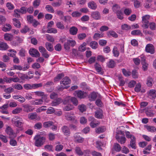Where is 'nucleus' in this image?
<instances>
[{
    "instance_id": "39448f33",
    "label": "nucleus",
    "mask_w": 156,
    "mask_h": 156,
    "mask_svg": "<svg viewBox=\"0 0 156 156\" xmlns=\"http://www.w3.org/2000/svg\"><path fill=\"white\" fill-rule=\"evenodd\" d=\"M99 95L100 94L95 91H93L91 92L88 96L89 100L90 101H95L96 99L97 98L99 97Z\"/></svg>"
},
{
    "instance_id": "9d476101",
    "label": "nucleus",
    "mask_w": 156,
    "mask_h": 156,
    "mask_svg": "<svg viewBox=\"0 0 156 156\" xmlns=\"http://www.w3.org/2000/svg\"><path fill=\"white\" fill-rule=\"evenodd\" d=\"M30 55L32 56L37 57L40 55L38 51L34 48H31L29 51Z\"/></svg>"
},
{
    "instance_id": "473e14b6",
    "label": "nucleus",
    "mask_w": 156,
    "mask_h": 156,
    "mask_svg": "<svg viewBox=\"0 0 156 156\" xmlns=\"http://www.w3.org/2000/svg\"><path fill=\"white\" fill-rule=\"evenodd\" d=\"M130 145L133 149H136V138L134 137L133 138H131L130 142Z\"/></svg>"
},
{
    "instance_id": "8fccbe9b",
    "label": "nucleus",
    "mask_w": 156,
    "mask_h": 156,
    "mask_svg": "<svg viewBox=\"0 0 156 156\" xmlns=\"http://www.w3.org/2000/svg\"><path fill=\"white\" fill-rule=\"evenodd\" d=\"M116 14L117 18L120 20H122L123 18V14L121 10L116 12Z\"/></svg>"
},
{
    "instance_id": "052dcab7",
    "label": "nucleus",
    "mask_w": 156,
    "mask_h": 156,
    "mask_svg": "<svg viewBox=\"0 0 156 156\" xmlns=\"http://www.w3.org/2000/svg\"><path fill=\"white\" fill-rule=\"evenodd\" d=\"M47 32L49 33H54L56 34L57 33V30L55 28H48L47 31Z\"/></svg>"
},
{
    "instance_id": "20e7f679",
    "label": "nucleus",
    "mask_w": 156,
    "mask_h": 156,
    "mask_svg": "<svg viewBox=\"0 0 156 156\" xmlns=\"http://www.w3.org/2000/svg\"><path fill=\"white\" fill-rule=\"evenodd\" d=\"M150 16L149 15H146L142 17V21L143 24L142 26L145 29L148 28L149 20L150 18Z\"/></svg>"
},
{
    "instance_id": "58836bf2",
    "label": "nucleus",
    "mask_w": 156,
    "mask_h": 156,
    "mask_svg": "<svg viewBox=\"0 0 156 156\" xmlns=\"http://www.w3.org/2000/svg\"><path fill=\"white\" fill-rule=\"evenodd\" d=\"M70 33L72 35L76 34L77 31V29L74 27H71L69 30Z\"/></svg>"
},
{
    "instance_id": "bb28decb",
    "label": "nucleus",
    "mask_w": 156,
    "mask_h": 156,
    "mask_svg": "<svg viewBox=\"0 0 156 156\" xmlns=\"http://www.w3.org/2000/svg\"><path fill=\"white\" fill-rule=\"evenodd\" d=\"M106 130V128L104 126L100 127L97 128L95 130V132L97 133L100 134L102 133Z\"/></svg>"
},
{
    "instance_id": "ddd939ff",
    "label": "nucleus",
    "mask_w": 156,
    "mask_h": 156,
    "mask_svg": "<svg viewBox=\"0 0 156 156\" xmlns=\"http://www.w3.org/2000/svg\"><path fill=\"white\" fill-rule=\"evenodd\" d=\"M43 99H37L31 101V104L34 105H42L43 102Z\"/></svg>"
},
{
    "instance_id": "79ce46f5",
    "label": "nucleus",
    "mask_w": 156,
    "mask_h": 156,
    "mask_svg": "<svg viewBox=\"0 0 156 156\" xmlns=\"http://www.w3.org/2000/svg\"><path fill=\"white\" fill-rule=\"evenodd\" d=\"M114 149L116 152H119L121 151V147L119 144L116 143L114 145Z\"/></svg>"
},
{
    "instance_id": "e2e57ef3",
    "label": "nucleus",
    "mask_w": 156,
    "mask_h": 156,
    "mask_svg": "<svg viewBox=\"0 0 156 156\" xmlns=\"http://www.w3.org/2000/svg\"><path fill=\"white\" fill-rule=\"evenodd\" d=\"M73 108L74 107L72 105L70 104H68L64 107V109L65 111H68L73 109Z\"/></svg>"
},
{
    "instance_id": "37998d69",
    "label": "nucleus",
    "mask_w": 156,
    "mask_h": 156,
    "mask_svg": "<svg viewBox=\"0 0 156 156\" xmlns=\"http://www.w3.org/2000/svg\"><path fill=\"white\" fill-rule=\"evenodd\" d=\"M141 88V84L140 83H139L136 84L134 88V90L136 92H139L140 91Z\"/></svg>"
},
{
    "instance_id": "5701e85b",
    "label": "nucleus",
    "mask_w": 156,
    "mask_h": 156,
    "mask_svg": "<svg viewBox=\"0 0 156 156\" xmlns=\"http://www.w3.org/2000/svg\"><path fill=\"white\" fill-rule=\"evenodd\" d=\"M62 101L60 98H58L53 101L51 103V105L53 106H56L61 103Z\"/></svg>"
},
{
    "instance_id": "c9c22d12",
    "label": "nucleus",
    "mask_w": 156,
    "mask_h": 156,
    "mask_svg": "<svg viewBox=\"0 0 156 156\" xmlns=\"http://www.w3.org/2000/svg\"><path fill=\"white\" fill-rule=\"evenodd\" d=\"M147 81L146 84L147 86L150 87L152 85L153 79L151 77H148L147 79Z\"/></svg>"
},
{
    "instance_id": "aec40b11",
    "label": "nucleus",
    "mask_w": 156,
    "mask_h": 156,
    "mask_svg": "<svg viewBox=\"0 0 156 156\" xmlns=\"http://www.w3.org/2000/svg\"><path fill=\"white\" fill-rule=\"evenodd\" d=\"M107 34L108 37H110L111 36L115 38H117L118 37V35L113 30H110L107 33Z\"/></svg>"
},
{
    "instance_id": "4468645a",
    "label": "nucleus",
    "mask_w": 156,
    "mask_h": 156,
    "mask_svg": "<svg viewBox=\"0 0 156 156\" xmlns=\"http://www.w3.org/2000/svg\"><path fill=\"white\" fill-rule=\"evenodd\" d=\"M91 16L92 18L97 20H99L101 18V14L98 11L93 12L91 13Z\"/></svg>"
},
{
    "instance_id": "b1692460",
    "label": "nucleus",
    "mask_w": 156,
    "mask_h": 156,
    "mask_svg": "<svg viewBox=\"0 0 156 156\" xmlns=\"http://www.w3.org/2000/svg\"><path fill=\"white\" fill-rule=\"evenodd\" d=\"M89 8L92 9H95L97 7L96 4L94 1L90 2L88 3Z\"/></svg>"
},
{
    "instance_id": "f03ea898",
    "label": "nucleus",
    "mask_w": 156,
    "mask_h": 156,
    "mask_svg": "<svg viewBox=\"0 0 156 156\" xmlns=\"http://www.w3.org/2000/svg\"><path fill=\"white\" fill-rule=\"evenodd\" d=\"M71 80L67 77H65L60 82V86L58 87V89L59 90H62L64 88H67V85L70 84Z\"/></svg>"
},
{
    "instance_id": "423d86ee",
    "label": "nucleus",
    "mask_w": 156,
    "mask_h": 156,
    "mask_svg": "<svg viewBox=\"0 0 156 156\" xmlns=\"http://www.w3.org/2000/svg\"><path fill=\"white\" fill-rule=\"evenodd\" d=\"M146 51L147 53L151 54H154L155 52V48L153 44H147L145 47Z\"/></svg>"
},
{
    "instance_id": "13d9d810",
    "label": "nucleus",
    "mask_w": 156,
    "mask_h": 156,
    "mask_svg": "<svg viewBox=\"0 0 156 156\" xmlns=\"http://www.w3.org/2000/svg\"><path fill=\"white\" fill-rule=\"evenodd\" d=\"M20 13L19 11V9H15L14 11V13L13 16L16 18H20V15L19 14Z\"/></svg>"
},
{
    "instance_id": "774afa93",
    "label": "nucleus",
    "mask_w": 156,
    "mask_h": 156,
    "mask_svg": "<svg viewBox=\"0 0 156 156\" xmlns=\"http://www.w3.org/2000/svg\"><path fill=\"white\" fill-rule=\"evenodd\" d=\"M56 26L57 27L61 30H63L65 28L64 25L60 22H57L56 24Z\"/></svg>"
},
{
    "instance_id": "2eb2a0df",
    "label": "nucleus",
    "mask_w": 156,
    "mask_h": 156,
    "mask_svg": "<svg viewBox=\"0 0 156 156\" xmlns=\"http://www.w3.org/2000/svg\"><path fill=\"white\" fill-rule=\"evenodd\" d=\"M102 97L101 95H99V97L96 100L95 104L98 107H102L103 105V103L101 101Z\"/></svg>"
},
{
    "instance_id": "dca6fc26",
    "label": "nucleus",
    "mask_w": 156,
    "mask_h": 156,
    "mask_svg": "<svg viewBox=\"0 0 156 156\" xmlns=\"http://www.w3.org/2000/svg\"><path fill=\"white\" fill-rule=\"evenodd\" d=\"M22 106L23 108V111L27 112H32L34 109L32 108L28 104L23 105Z\"/></svg>"
},
{
    "instance_id": "0eeeda50",
    "label": "nucleus",
    "mask_w": 156,
    "mask_h": 156,
    "mask_svg": "<svg viewBox=\"0 0 156 156\" xmlns=\"http://www.w3.org/2000/svg\"><path fill=\"white\" fill-rule=\"evenodd\" d=\"M16 119H19V120H17L16 121H14L12 120V122L13 123L15 126L18 127H22L23 126V122L22 119L18 117H16Z\"/></svg>"
},
{
    "instance_id": "6e6552de",
    "label": "nucleus",
    "mask_w": 156,
    "mask_h": 156,
    "mask_svg": "<svg viewBox=\"0 0 156 156\" xmlns=\"http://www.w3.org/2000/svg\"><path fill=\"white\" fill-rule=\"evenodd\" d=\"M91 120V121L90 123V126L91 127L94 128L100 124L99 122L97 121L92 116L90 117L89 120Z\"/></svg>"
},
{
    "instance_id": "f704fd0d",
    "label": "nucleus",
    "mask_w": 156,
    "mask_h": 156,
    "mask_svg": "<svg viewBox=\"0 0 156 156\" xmlns=\"http://www.w3.org/2000/svg\"><path fill=\"white\" fill-rule=\"evenodd\" d=\"M45 47L46 49L49 51H51L54 49L52 44L49 43H46L45 44Z\"/></svg>"
},
{
    "instance_id": "de8ad7c7",
    "label": "nucleus",
    "mask_w": 156,
    "mask_h": 156,
    "mask_svg": "<svg viewBox=\"0 0 156 156\" xmlns=\"http://www.w3.org/2000/svg\"><path fill=\"white\" fill-rule=\"evenodd\" d=\"M112 9L113 11L115 13L121 11L119 6L117 4H115L113 6Z\"/></svg>"
},
{
    "instance_id": "864d4df0",
    "label": "nucleus",
    "mask_w": 156,
    "mask_h": 156,
    "mask_svg": "<svg viewBox=\"0 0 156 156\" xmlns=\"http://www.w3.org/2000/svg\"><path fill=\"white\" fill-rule=\"evenodd\" d=\"M55 108L52 107H49L47 109L46 113L47 114H52L55 112Z\"/></svg>"
},
{
    "instance_id": "5fc2aeb1",
    "label": "nucleus",
    "mask_w": 156,
    "mask_h": 156,
    "mask_svg": "<svg viewBox=\"0 0 156 156\" xmlns=\"http://www.w3.org/2000/svg\"><path fill=\"white\" fill-rule=\"evenodd\" d=\"M122 29L123 30H128L131 29V27L126 24H124L121 26Z\"/></svg>"
},
{
    "instance_id": "7c9ffc66",
    "label": "nucleus",
    "mask_w": 156,
    "mask_h": 156,
    "mask_svg": "<svg viewBox=\"0 0 156 156\" xmlns=\"http://www.w3.org/2000/svg\"><path fill=\"white\" fill-rule=\"evenodd\" d=\"M60 143L59 142L56 143V144H58L56 145L55 147V150L57 151H60L63 148V145L62 144H59Z\"/></svg>"
},
{
    "instance_id": "a878e982",
    "label": "nucleus",
    "mask_w": 156,
    "mask_h": 156,
    "mask_svg": "<svg viewBox=\"0 0 156 156\" xmlns=\"http://www.w3.org/2000/svg\"><path fill=\"white\" fill-rule=\"evenodd\" d=\"M87 94V93L81 90H79V98H86Z\"/></svg>"
},
{
    "instance_id": "a19ab883",
    "label": "nucleus",
    "mask_w": 156,
    "mask_h": 156,
    "mask_svg": "<svg viewBox=\"0 0 156 156\" xmlns=\"http://www.w3.org/2000/svg\"><path fill=\"white\" fill-rule=\"evenodd\" d=\"M22 69V66L20 65H14L10 69V70H21Z\"/></svg>"
},
{
    "instance_id": "338daca9",
    "label": "nucleus",
    "mask_w": 156,
    "mask_h": 156,
    "mask_svg": "<svg viewBox=\"0 0 156 156\" xmlns=\"http://www.w3.org/2000/svg\"><path fill=\"white\" fill-rule=\"evenodd\" d=\"M6 6L8 9L10 10H13L14 8V5L10 2H8L6 3Z\"/></svg>"
},
{
    "instance_id": "69168bd1",
    "label": "nucleus",
    "mask_w": 156,
    "mask_h": 156,
    "mask_svg": "<svg viewBox=\"0 0 156 156\" xmlns=\"http://www.w3.org/2000/svg\"><path fill=\"white\" fill-rule=\"evenodd\" d=\"M136 82L135 81L131 80L128 84V87L129 88H133L136 85Z\"/></svg>"
},
{
    "instance_id": "c85d7f7f",
    "label": "nucleus",
    "mask_w": 156,
    "mask_h": 156,
    "mask_svg": "<svg viewBox=\"0 0 156 156\" xmlns=\"http://www.w3.org/2000/svg\"><path fill=\"white\" fill-rule=\"evenodd\" d=\"M19 76L22 80L30 79L32 78V76L28 77V75L20 73L19 75Z\"/></svg>"
},
{
    "instance_id": "72a5a7b5",
    "label": "nucleus",
    "mask_w": 156,
    "mask_h": 156,
    "mask_svg": "<svg viewBox=\"0 0 156 156\" xmlns=\"http://www.w3.org/2000/svg\"><path fill=\"white\" fill-rule=\"evenodd\" d=\"M22 111V108L17 107L12 111V113L14 114H18L20 113Z\"/></svg>"
},
{
    "instance_id": "4d7b16f0",
    "label": "nucleus",
    "mask_w": 156,
    "mask_h": 156,
    "mask_svg": "<svg viewBox=\"0 0 156 156\" xmlns=\"http://www.w3.org/2000/svg\"><path fill=\"white\" fill-rule=\"evenodd\" d=\"M19 11L20 13L22 14H24L27 12V8L24 6H23L20 8Z\"/></svg>"
},
{
    "instance_id": "f3484780",
    "label": "nucleus",
    "mask_w": 156,
    "mask_h": 156,
    "mask_svg": "<svg viewBox=\"0 0 156 156\" xmlns=\"http://www.w3.org/2000/svg\"><path fill=\"white\" fill-rule=\"evenodd\" d=\"M13 25L16 28H20L21 27V23L20 20L17 19L13 18L12 19Z\"/></svg>"
},
{
    "instance_id": "c756f323",
    "label": "nucleus",
    "mask_w": 156,
    "mask_h": 156,
    "mask_svg": "<svg viewBox=\"0 0 156 156\" xmlns=\"http://www.w3.org/2000/svg\"><path fill=\"white\" fill-rule=\"evenodd\" d=\"M145 128L149 132H154L156 131V128L153 126H146Z\"/></svg>"
},
{
    "instance_id": "ea45409f",
    "label": "nucleus",
    "mask_w": 156,
    "mask_h": 156,
    "mask_svg": "<svg viewBox=\"0 0 156 156\" xmlns=\"http://www.w3.org/2000/svg\"><path fill=\"white\" fill-rule=\"evenodd\" d=\"M8 51L9 52L8 53V55L9 56L13 57L15 56L16 52L15 50L13 49H10Z\"/></svg>"
},
{
    "instance_id": "2f4dec72",
    "label": "nucleus",
    "mask_w": 156,
    "mask_h": 156,
    "mask_svg": "<svg viewBox=\"0 0 156 156\" xmlns=\"http://www.w3.org/2000/svg\"><path fill=\"white\" fill-rule=\"evenodd\" d=\"M131 34L133 35H142V33L140 30H135L131 32Z\"/></svg>"
},
{
    "instance_id": "09e8293b",
    "label": "nucleus",
    "mask_w": 156,
    "mask_h": 156,
    "mask_svg": "<svg viewBox=\"0 0 156 156\" xmlns=\"http://www.w3.org/2000/svg\"><path fill=\"white\" fill-rule=\"evenodd\" d=\"M115 65V61L112 60H110L107 64L108 67L111 68H114Z\"/></svg>"
},
{
    "instance_id": "6ab92c4d",
    "label": "nucleus",
    "mask_w": 156,
    "mask_h": 156,
    "mask_svg": "<svg viewBox=\"0 0 156 156\" xmlns=\"http://www.w3.org/2000/svg\"><path fill=\"white\" fill-rule=\"evenodd\" d=\"M145 113L147 116L153 117L155 114V112L153 110L146 109Z\"/></svg>"
},
{
    "instance_id": "4c0bfd02",
    "label": "nucleus",
    "mask_w": 156,
    "mask_h": 156,
    "mask_svg": "<svg viewBox=\"0 0 156 156\" xmlns=\"http://www.w3.org/2000/svg\"><path fill=\"white\" fill-rule=\"evenodd\" d=\"M62 130L64 134L66 135L70 133V131L69 128L66 126H64L62 128Z\"/></svg>"
},
{
    "instance_id": "412c9836",
    "label": "nucleus",
    "mask_w": 156,
    "mask_h": 156,
    "mask_svg": "<svg viewBox=\"0 0 156 156\" xmlns=\"http://www.w3.org/2000/svg\"><path fill=\"white\" fill-rule=\"evenodd\" d=\"M4 39L7 41H11L13 38V36L9 34L6 33L4 35Z\"/></svg>"
},
{
    "instance_id": "3c124183",
    "label": "nucleus",
    "mask_w": 156,
    "mask_h": 156,
    "mask_svg": "<svg viewBox=\"0 0 156 156\" xmlns=\"http://www.w3.org/2000/svg\"><path fill=\"white\" fill-rule=\"evenodd\" d=\"M122 73L123 74L126 76L127 77L130 76L131 73L129 71H127L125 69H122Z\"/></svg>"
},
{
    "instance_id": "0e129e2a",
    "label": "nucleus",
    "mask_w": 156,
    "mask_h": 156,
    "mask_svg": "<svg viewBox=\"0 0 156 156\" xmlns=\"http://www.w3.org/2000/svg\"><path fill=\"white\" fill-rule=\"evenodd\" d=\"M29 30V28L25 26L24 27L20 30V32L22 34H25Z\"/></svg>"
},
{
    "instance_id": "7ed1b4c3",
    "label": "nucleus",
    "mask_w": 156,
    "mask_h": 156,
    "mask_svg": "<svg viewBox=\"0 0 156 156\" xmlns=\"http://www.w3.org/2000/svg\"><path fill=\"white\" fill-rule=\"evenodd\" d=\"M34 93L36 96L42 97L41 99H43L45 102L47 103L49 101V100L47 99V95L45 94L44 92L39 91L34 92Z\"/></svg>"
},
{
    "instance_id": "1a4fd4ad",
    "label": "nucleus",
    "mask_w": 156,
    "mask_h": 156,
    "mask_svg": "<svg viewBox=\"0 0 156 156\" xmlns=\"http://www.w3.org/2000/svg\"><path fill=\"white\" fill-rule=\"evenodd\" d=\"M94 116L98 119H102L103 118V111L102 110L99 108L95 112Z\"/></svg>"
},
{
    "instance_id": "a211bd4d",
    "label": "nucleus",
    "mask_w": 156,
    "mask_h": 156,
    "mask_svg": "<svg viewBox=\"0 0 156 156\" xmlns=\"http://www.w3.org/2000/svg\"><path fill=\"white\" fill-rule=\"evenodd\" d=\"M148 95L151 98L154 99L156 97V90L153 89L150 90Z\"/></svg>"
},
{
    "instance_id": "cd10ccee",
    "label": "nucleus",
    "mask_w": 156,
    "mask_h": 156,
    "mask_svg": "<svg viewBox=\"0 0 156 156\" xmlns=\"http://www.w3.org/2000/svg\"><path fill=\"white\" fill-rule=\"evenodd\" d=\"M87 45L86 42H83L79 47V51L83 52L86 50V46Z\"/></svg>"
},
{
    "instance_id": "49530a36",
    "label": "nucleus",
    "mask_w": 156,
    "mask_h": 156,
    "mask_svg": "<svg viewBox=\"0 0 156 156\" xmlns=\"http://www.w3.org/2000/svg\"><path fill=\"white\" fill-rule=\"evenodd\" d=\"M118 141L121 144L125 143L126 141V139L125 137H121L120 138H116Z\"/></svg>"
},
{
    "instance_id": "393cba45",
    "label": "nucleus",
    "mask_w": 156,
    "mask_h": 156,
    "mask_svg": "<svg viewBox=\"0 0 156 156\" xmlns=\"http://www.w3.org/2000/svg\"><path fill=\"white\" fill-rule=\"evenodd\" d=\"M112 53L114 57H118L119 56V52L116 46L114 47L112 50Z\"/></svg>"
},
{
    "instance_id": "a18cd8bd",
    "label": "nucleus",
    "mask_w": 156,
    "mask_h": 156,
    "mask_svg": "<svg viewBox=\"0 0 156 156\" xmlns=\"http://www.w3.org/2000/svg\"><path fill=\"white\" fill-rule=\"evenodd\" d=\"M94 67L97 72L100 73L101 71L102 68L101 65L97 63H96L94 65Z\"/></svg>"
},
{
    "instance_id": "9b49d317",
    "label": "nucleus",
    "mask_w": 156,
    "mask_h": 156,
    "mask_svg": "<svg viewBox=\"0 0 156 156\" xmlns=\"http://www.w3.org/2000/svg\"><path fill=\"white\" fill-rule=\"evenodd\" d=\"M5 132L7 133L9 135L10 138H13L16 137L15 133L13 132L11 128L8 126L6 128Z\"/></svg>"
},
{
    "instance_id": "c03bdc74",
    "label": "nucleus",
    "mask_w": 156,
    "mask_h": 156,
    "mask_svg": "<svg viewBox=\"0 0 156 156\" xmlns=\"http://www.w3.org/2000/svg\"><path fill=\"white\" fill-rule=\"evenodd\" d=\"M86 106L84 104H82L79 106V109L82 112L85 111L86 110Z\"/></svg>"
},
{
    "instance_id": "680f3d73",
    "label": "nucleus",
    "mask_w": 156,
    "mask_h": 156,
    "mask_svg": "<svg viewBox=\"0 0 156 156\" xmlns=\"http://www.w3.org/2000/svg\"><path fill=\"white\" fill-rule=\"evenodd\" d=\"M64 76L63 74L61 73L58 74L57 76L55 78L54 81H57L60 80L62 77Z\"/></svg>"
},
{
    "instance_id": "f8f14e48",
    "label": "nucleus",
    "mask_w": 156,
    "mask_h": 156,
    "mask_svg": "<svg viewBox=\"0 0 156 156\" xmlns=\"http://www.w3.org/2000/svg\"><path fill=\"white\" fill-rule=\"evenodd\" d=\"M28 117L29 119L31 120L35 119L39 121L40 120L41 118L38 116L36 113H30L28 114Z\"/></svg>"
},
{
    "instance_id": "e433bc0d",
    "label": "nucleus",
    "mask_w": 156,
    "mask_h": 156,
    "mask_svg": "<svg viewBox=\"0 0 156 156\" xmlns=\"http://www.w3.org/2000/svg\"><path fill=\"white\" fill-rule=\"evenodd\" d=\"M8 48V46L6 43L2 42L0 43V50H5Z\"/></svg>"
},
{
    "instance_id": "f257e3e1",
    "label": "nucleus",
    "mask_w": 156,
    "mask_h": 156,
    "mask_svg": "<svg viewBox=\"0 0 156 156\" xmlns=\"http://www.w3.org/2000/svg\"><path fill=\"white\" fill-rule=\"evenodd\" d=\"M34 139L35 145L37 147H40L43 145L46 138L40 135H37L35 136Z\"/></svg>"
},
{
    "instance_id": "6e6d98bb",
    "label": "nucleus",
    "mask_w": 156,
    "mask_h": 156,
    "mask_svg": "<svg viewBox=\"0 0 156 156\" xmlns=\"http://www.w3.org/2000/svg\"><path fill=\"white\" fill-rule=\"evenodd\" d=\"M53 124V122L51 121L47 122L44 123L43 126L45 128L48 127L52 125Z\"/></svg>"
},
{
    "instance_id": "603ef678",
    "label": "nucleus",
    "mask_w": 156,
    "mask_h": 156,
    "mask_svg": "<svg viewBox=\"0 0 156 156\" xmlns=\"http://www.w3.org/2000/svg\"><path fill=\"white\" fill-rule=\"evenodd\" d=\"M46 9L49 12L51 13H54L55 11L53 7L50 5H47L45 7Z\"/></svg>"
},
{
    "instance_id": "4be33fe9",
    "label": "nucleus",
    "mask_w": 156,
    "mask_h": 156,
    "mask_svg": "<svg viewBox=\"0 0 156 156\" xmlns=\"http://www.w3.org/2000/svg\"><path fill=\"white\" fill-rule=\"evenodd\" d=\"M89 45L90 47L93 49H96L98 46V42L94 41H92L90 42Z\"/></svg>"
},
{
    "instance_id": "bf43d9fd",
    "label": "nucleus",
    "mask_w": 156,
    "mask_h": 156,
    "mask_svg": "<svg viewBox=\"0 0 156 156\" xmlns=\"http://www.w3.org/2000/svg\"><path fill=\"white\" fill-rule=\"evenodd\" d=\"M80 88L84 90H86L87 89H89L86 83H81L80 85Z\"/></svg>"
}]
</instances>
